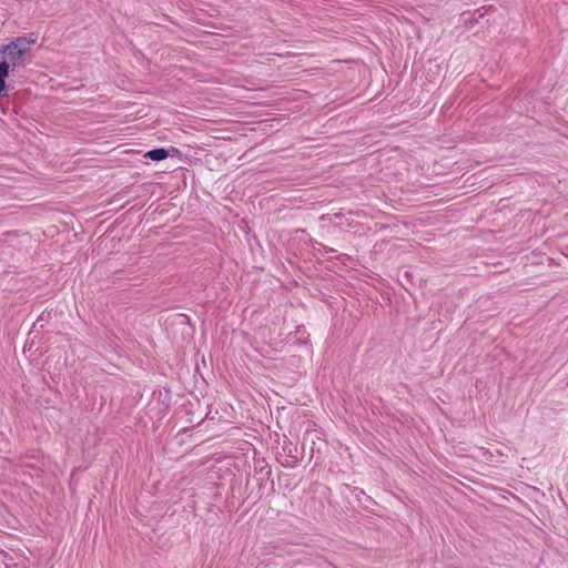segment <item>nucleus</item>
I'll return each mask as SVG.
<instances>
[{"label": "nucleus", "mask_w": 568, "mask_h": 568, "mask_svg": "<svg viewBox=\"0 0 568 568\" xmlns=\"http://www.w3.org/2000/svg\"><path fill=\"white\" fill-rule=\"evenodd\" d=\"M9 77V73H7V67L4 64H2V67H0V97H3V95H7L4 93L6 91V78Z\"/></svg>", "instance_id": "nucleus-3"}, {"label": "nucleus", "mask_w": 568, "mask_h": 568, "mask_svg": "<svg viewBox=\"0 0 568 568\" xmlns=\"http://www.w3.org/2000/svg\"><path fill=\"white\" fill-rule=\"evenodd\" d=\"M38 36L30 33L27 37H17L7 44L0 45V67H7V73L18 68H24V55L37 42Z\"/></svg>", "instance_id": "nucleus-1"}, {"label": "nucleus", "mask_w": 568, "mask_h": 568, "mask_svg": "<svg viewBox=\"0 0 568 568\" xmlns=\"http://www.w3.org/2000/svg\"><path fill=\"white\" fill-rule=\"evenodd\" d=\"M169 155V152L164 148H156L153 150H150L145 153V156L152 161H162L166 159Z\"/></svg>", "instance_id": "nucleus-2"}]
</instances>
